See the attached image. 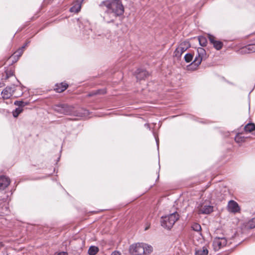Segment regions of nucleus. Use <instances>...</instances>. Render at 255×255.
Masks as SVG:
<instances>
[{"label":"nucleus","mask_w":255,"mask_h":255,"mask_svg":"<svg viewBox=\"0 0 255 255\" xmlns=\"http://www.w3.org/2000/svg\"><path fill=\"white\" fill-rule=\"evenodd\" d=\"M99 7L103 10L110 9L117 14L123 15L125 11L124 7L121 0H106L99 4Z\"/></svg>","instance_id":"f257e3e1"},{"label":"nucleus","mask_w":255,"mask_h":255,"mask_svg":"<svg viewBox=\"0 0 255 255\" xmlns=\"http://www.w3.org/2000/svg\"><path fill=\"white\" fill-rule=\"evenodd\" d=\"M185 61L188 63L191 62L193 59V55L190 53L186 54L184 56Z\"/></svg>","instance_id":"a878e982"},{"label":"nucleus","mask_w":255,"mask_h":255,"mask_svg":"<svg viewBox=\"0 0 255 255\" xmlns=\"http://www.w3.org/2000/svg\"><path fill=\"white\" fill-rule=\"evenodd\" d=\"M57 255H68L66 252H60Z\"/></svg>","instance_id":"c85d7f7f"},{"label":"nucleus","mask_w":255,"mask_h":255,"mask_svg":"<svg viewBox=\"0 0 255 255\" xmlns=\"http://www.w3.org/2000/svg\"><path fill=\"white\" fill-rule=\"evenodd\" d=\"M14 92V88L12 87H6L3 90L1 95L4 99H7L9 98Z\"/></svg>","instance_id":"4468645a"},{"label":"nucleus","mask_w":255,"mask_h":255,"mask_svg":"<svg viewBox=\"0 0 255 255\" xmlns=\"http://www.w3.org/2000/svg\"><path fill=\"white\" fill-rule=\"evenodd\" d=\"M52 108L55 112L59 114L66 115L78 116V114L74 111V108L72 106L68 104H60L55 105L53 106Z\"/></svg>","instance_id":"20e7f679"},{"label":"nucleus","mask_w":255,"mask_h":255,"mask_svg":"<svg viewBox=\"0 0 255 255\" xmlns=\"http://www.w3.org/2000/svg\"><path fill=\"white\" fill-rule=\"evenodd\" d=\"M246 227L248 229H254L255 228V217L252 218L247 223Z\"/></svg>","instance_id":"4be33fe9"},{"label":"nucleus","mask_w":255,"mask_h":255,"mask_svg":"<svg viewBox=\"0 0 255 255\" xmlns=\"http://www.w3.org/2000/svg\"><path fill=\"white\" fill-rule=\"evenodd\" d=\"M208 38L210 43L213 45L214 47L217 50H219L222 49L223 44V43L219 40H216L215 37L211 34H208Z\"/></svg>","instance_id":"9b49d317"},{"label":"nucleus","mask_w":255,"mask_h":255,"mask_svg":"<svg viewBox=\"0 0 255 255\" xmlns=\"http://www.w3.org/2000/svg\"><path fill=\"white\" fill-rule=\"evenodd\" d=\"M208 251L206 248L203 247L202 249L196 251L195 255H207Z\"/></svg>","instance_id":"5701e85b"},{"label":"nucleus","mask_w":255,"mask_h":255,"mask_svg":"<svg viewBox=\"0 0 255 255\" xmlns=\"http://www.w3.org/2000/svg\"><path fill=\"white\" fill-rule=\"evenodd\" d=\"M83 0H76L73 3V5L70 8V11L71 12L78 13L81 8V3Z\"/></svg>","instance_id":"2eb2a0df"},{"label":"nucleus","mask_w":255,"mask_h":255,"mask_svg":"<svg viewBox=\"0 0 255 255\" xmlns=\"http://www.w3.org/2000/svg\"><path fill=\"white\" fill-rule=\"evenodd\" d=\"M207 57L208 56L205 50L203 48L199 47L197 49V54L190 66L194 67V69H195L201 64V62L206 60Z\"/></svg>","instance_id":"39448f33"},{"label":"nucleus","mask_w":255,"mask_h":255,"mask_svg":"<svg viewBox=\"0 0 255 255\" xmlns=\"http://www.w3.org/2000/svg\"><path fill=\"white\" fill-rule=\"evenodd\" d=\"M68 87V84L65 83H61L59 84H57L55 85V90L57 93H62Z\"/></svg>","instance_id":"f3484780"},{"label":"nucleus","mask_w":255,"mask_h":255,"mask_svg":"<svg viewBox=\"0 0 255 255\" xmlns=\"http://www.w3.org/2000/svg\"><path fill=\"white\" fill-rule=\"evenodd\" d=\"M152 251L151 246L143 243H136L131 245L129 248L131 254L135 255H147Z\"/></svg>","instance_id":"f03ea898"},{"label":"nucleus","mask_w":255,"mask_h":255,"mask_svg":"<svg viewBox=\"0 0 255 255\" xmlns=\"http://www.w3.org/2000/svg\"><path fill=\"white\" fill-rule=\"evenodd\" d=\"M228 209L230 212L236 213L240 211L238 204L234 200H230L228 205Z\"/></svg>","instance_id":"f8f14e48"},{"label":"nucleus","mask_w":255,"mask_h":255,"mask_svg":"<svg viewBox=\"0 0 255 255\" xmlns=\"http://www.w3.org/2000/svg\"><path fill=\"white\" fill-rule=\"evenodd\" d=\"M104 10L103 18L107 23L114 22L118 16L122 15V14H117L116 13L110 10V9H105Z\"/></svg>","instance_id":"423d86ee"},{"label":"nucleus","mask_w":255,"mask_h":255,"mask_svg":"<svg viewBox=\"0 0 255 255\" xmlns=\"http://www.w3.org/2000/svg\"><path fill=\"white\" fill-rule=\"evenodd\" d=\"M246 132H250L255 129V125L253 123H249L244 128Z\"/></svg>","instance_id":"6ab92c4d"},{"label":"nucleus","mask_w":255,"mask_h":255,"mask_svg":"<svg viewBox=\"0 0 255 255\" xmlns=\"http://www.w3.org/2000/svg\"><path fill=\"white\" fill-rule=\"evenodd\" d=\"M244 49L246 52L248 50V52H255V39L254 41H252L250 44L246 46Z\"/></svg>","instance_id":"a211bd4d"},{"label":"nucleus","mask_w":255,"mask_h":255,"mask_svg":"<svg viewBox=\"0 0 255 255\" xmlns=\"http://www.w3.org/2000/svg\"><path fill=\"white\" fill-rule=\"evenodd\" d=\"M190 47L189 42L183 41L181 42L174 52V56L177 58L181 57L182 54Z\"/></svg>","instance_id":"0eeeda50"},{"label":"nucleus","mask_w":255,"mask_h":255,"mask_svg":"<svg viewBox=\"0 0 255 255\" xmlns=\"http://www.w3.org/2000/svg\"><path fill=\"white\" fill-rule=\"evenodd\" d=\"M137 80H144L149 76V73L146 70L139 68L134 73Z\"/></svg>","instance_id":"9d476101"},{"label":"nucleus","mask_w":255,"mask_h":255,"mask_svg":"<svg viewBox=\"0 0 255 255\" xmlns=\"http://www.w3.org/2000/svg\"><path fill=\"white\" fill-rule=\"evenodd\" d=\"M14 105L18 106L14 111L12 112V115L14 118H16L23 111L22 108L26 105L24 104L22 101H15Z\"/></svg>","instance_id":"ddd939ff"},{"label":"nucleus","mask_w":255,"mask_h":255,"mask_svg":"<svg viewBox=\"0 0 255 255\" xmlns=\"http://www.w3.org/2000/svg\"><path fill=\"white\" fill-rule=\"evenodd\" d=\"M191 228L193 230L196 232H200L201 230V227L200 225L197 223H193Z\"/></svg>","instance_id":"393cba45"},{"label":"nucleus","mask_w":255,"mask_h":255,"mask_svg":"<svg viewBox=\"0 0 255 255\" xmlns=\"http://www.w3.org/2000/svg\"><path fill=\"white\" fill-rule=\"evenodd\" d=\"M227 244V239L225 238H215L213 242V249L215 251H218Z\"/></svg>","instance_id":"6e6552de"},{"label":"nucleus","mask_w":255,"mask_h":255,"mask_svg":"<svg viewBox=\"0 0 255 255\" xmlns=\"http://www.w3.org/2000/svg\"><path fill=\"white\" fill-rule=\"evenodd\" d=\"M245 137L242 136V134L240 133L237 134L236 136L235 137V140L237 143H242L245 141Z\"/></svg>","instance_id":"aec40b11"},{"label":"nucleus","mask_w":255,"mask_h":255,"mask_svg":"<svg viewBox=\"0 0 255 255\" xmlns=\"http://www.w3.org/2000/svg\"><path fill=\"white\" fill-rule=\"evenodd\" d=\"M10 184V179L5 176H0V189L3 190Z\"/></svg>","instance_id":"dca6fc26"},{"label":"nucleus","mask_w":255,"mask_h":255,"mask_svg":"<svg viewBox=\"0 0 255 255\" xmlns=\"http://www.w3.org/2000/svg\"><path fill=\"white\" fill-rule=\"evenodd\" d=\"M23 49H19L17 51H16L12 56L15 57L17 56V58H18L23 53Z\"/></svg>","instance_id":"bb28decb"},{"label":"nucleus","mask_w":255,"mask_h":255,"mask_svg":"<svg viewBox=\"0 0 255 255\" xmlns=\"http://www.w3.org/2000/svg\"><path fill=\"white\" fill-rule=\"evenodd\" d=\"M213 211V207L211 205H201L197 208L198 214H209Z\"/></svg>","instance_id":"1a4fd4ad"},{"label":"nucleus","mask_w":255,"mask_h":255,"mask_svg":"<svg viewBox=\"0 0 255 255\" xmlns=\"http://www.w3.org/2000/svg\"><path fill=\"white\" fill-rule=\"evenodd\" d=\"M179 218V214L176 212H174L167 216L162 217L160 221L161 225L163 228L170 230Z\"/></svg>","instance_id":"7ed1b4c3"},{"label":"nucleus","mask_w":255,"mask_h":255,"mask_svg":"<svg viewBox=\"0 0 255 255\" xmlns=\"http://www.w3.org/2000/svg\"><path fill=\"white\" fill-rule=\"evenodd\" d=\"M198 40H199V44H200V45H201L202 46H205L206 45L207 41L206 38L205 37H204L203 36H199Z\"/></svg>","instance_id":"b1692460"},{"label":"nucleus","mask_w":255,"mask_h":255,"mask_svg":"<svg viewBox=\"0 0 255 255\" xmlns=\"http://www.w3.org/2000/svg\"><path fill=\"white\" fill-rule=\"evenodd\" d=\"M148 228H149L148 227H146L145 229V230H147Z\"/></svg>","instance_id":"7c9ffc66"},{"label":"nucleus","mask_w":255,"mask_h":255,"mask_svg":"<svg viewBox=\"0 0 255 255\" xmlns=\"http://www.w3.org/2000/svg\"><path fill=\"white\" fill-rule=\"evenodd\" d=\"M99 251V249L96 246H91L88 250L89 255H96Z\"/></svg>","instance_id":"412c9836"},{"label":"nucleus","mask_w":255,"mask_h":255,"mask_svg":"<svg viewBox=\"0 0 255 255\" xmlns=\"http://www.w3.org/2000/svg\"><path fill=\"white\" fill-rule=\"evenodd\" d=\"M111 255H120V253L119 252L115 251L111 254Z\"/></svg>","instance_id":"cd10ccee"},{"label":"nucleus","mask_w":255,"mask_h":255,"mask_svg":"<svg viewBox=\"0 0 255 255\" xmlns=\"http://www.w3.org/2000/svg\"><path fill=\"white\" fill-rule=\"evenodd\" d=\"M28 43H26L24 45H23L20 49H22L23 50L25 48V47L27 46Z\"/></svg>","instance_id":"c756f323"}]
</instances>
